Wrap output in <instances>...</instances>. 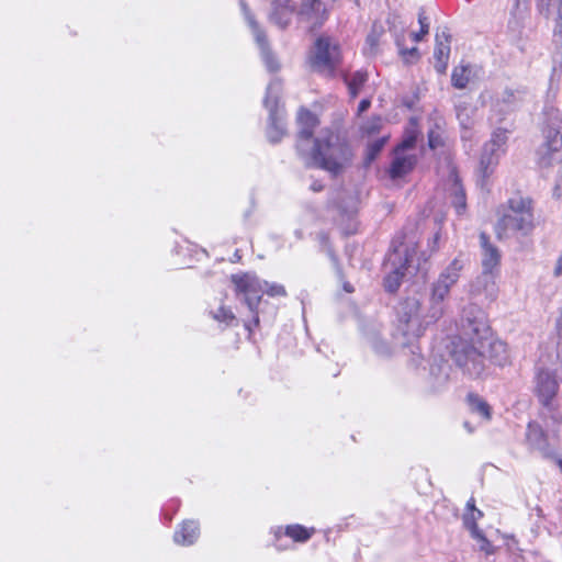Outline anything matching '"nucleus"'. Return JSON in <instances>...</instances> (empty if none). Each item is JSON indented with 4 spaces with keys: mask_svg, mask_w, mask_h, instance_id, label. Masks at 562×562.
Masks as SVG:
<instances>
[{
    "mask_svg": "<svg viewBox=\"0 0 562 562\" xmlns=\"http://www.w3.org/2000/svg\"><path fill=\"white\" fill-rule=\"evenodd\" d=\"M450 353L469 378H481L492 364L503 367L508 361L506 345L493 338L483 312L476 306L463 311L460 336L452 341Z\"/></svg>",
    "mask_w": 562,
    "mask_h": 562,
    "instance_id": "1",
    "label": "nucleus"
},
{
    "mask_svg": "<svg viewBox=\"0 0 562 562\" xmlns=\"http://www.w3.org/2000/svg\"><path fill=\"white\" fill-rule=\"evenodd\" d=\"M299 135L297 151L305 164L322 168L336 176L340 173L351 160V150L348 144L329 128H322L313 136L318 124L317 117L307 110L297 114Z\"/></svg>",
    "mask_w": 562,
    "mask_h": 562,
    "instance_id": "2",
    "label": "nucleus"
},
{
    "mask_svg": "<svg viewBox=\"0 0 562 562\" xmlns=\"http://www.w3.org/2000/svg\"><path fill=\"white\" fill-rule=\"evenodd\" d=\"M232 282L235 284L237 296L243 300L249 311L252 313V325H259L258 305L261 301L262 293L266 292L270 296H285L286 291L282 284L261 282L255 274H233Z\"/></svg>",
    "mask_w": 562,
    "mask_h": 562,
    "instance_id": "3",
    "label": "nucleus"
},
{
    "mask_svg": "<svg viewBox=\"0 0 562 562\" xmlns=\"http://www.w3.org/2000/svg\"><path fill=\"white\" fill-rule=\"evenodd\" d=\"M533 229L531 201L524 198H513L508 209L496 224L499 239H506L515 234L528 235Z\"/></svg>",
    "mask_w": 562,
    "mask_h": 562,
    "instance_id": "4",
    "label": "nucleus"
},
{
    "mask_svg": "<svg viewBox=\"0 0 562 562\" xmlns=\"http://www.w3.org/2000/svg\"><path fill=\"white\" fill-rule=\"evenodd\" d=\"M467 261V258L461 255L456 257L431 284L428 315L430 321H437L445 314L443 302L448 297L451 288L459 281Z\"/></svg>",
    "mask_w": 562,
    "mask_h": 562,
    "instance_id": "5",
    "label": "nucleus"
},
{
    "mask_svg": "<svg viewBox=\"0 0 562 562\" xmlns=\"http://www.w3.org/2000/svg\"><path fill=\"white\" fill-rule=\"evenodd\" d=\"M562 116L559 110H551L548 113V130L546 143L539 149V166L549 168L555 165L562 169Z\"/></svg>",
    "mask_w": 562,
    "mask_h": 562,
    "instance_id": "6",
    "label": "nucleus"
},
{
    "mask_svg": "<svg viewBox=\"0 0 562 562\" xmlns=\"http://www.w3.org/2000/svg\"><path fill=\"white\" fill-rule=\"evenodd\" d=\"M310 63L313 70L327 76L333 75L340 63L338 44L329 37H318L312 48Z\"/></svg>",
    "mask_w": 562,
    "mask_h": 562,
    "instance_id": "7",
    "label": "nucleus"
},
{
    "mask_svg": "<svg viewBox=\"0 0 562 562\" xmlns=\"http://www.w3.org/2000/svg\"><path fill=\"white\" fill-rule=\"evenodd\" d=\"M419 311L420 300L415 295L401 302L397 313L404 336L418 337L426 325L435 322L428 317L429 311L424 317L420 316Z\"/></svg>",
    "mask_w": 562,
    "mask_h": 562,
    "instance_id": "8",
    "label": "nucleus"
},
{
    "mask_svg": "<svg viewBox=\"0 0 562 562\" xmlns=\"http://www.w3.org/2000/svg\"><path fill=\"white\" fill-rule=\"evenodd\" d=\"M507 143V131L497 128L492 137L482 148L476 172L484 180L488 178L498 165L501 155L504 153V146Z\"/></svg>",
    "mask_w": 562,
    "mask_h": 562,
    "instance_id": "9",
    "label": "nucleus"
},
{
    "mask_svg": "<svg viewBox=\"0 0 562 562\" xmlns=\"http://www.w3.org/2000/svg\"><path fill=\"white\" fill-rule=\"evenodd\" d=\"M416 251L414 248L408 247H396L387 258V265H391L392 271L384 279L385 290L389 292H395L401 285V280L405 276V272L411 268H414L413 263L415 260Z\"/></svg>",
    "mask_w": 562,
    "mask_h": 562,
    "instance_id": "10",
    "label": "nucleus"
},
{
    "mask_svg": "<svg viewBox=\"0 0 562 562\" xmlns=\"http://www.w3.org/2000/svg\"><path fill=\"white\" fill-rule=\"evenodd\" d=\"M280 91L281 82L277 79L271 80L267 87V93L263 100V104L269 111L267 136L272 143L279 142L285 133L283 116L278 108Z\"/></svg>",
    "mask_w": 562,
    "mask_h": 562,
    "instance_id": "11",
    "label": "nucleus"
},
{
    "mask_svg": "<svg viewBox=\"0 0 562 562\" xmlns=\"http://www.w3.org/2000/svg\"><path fill=\"white\" fill-rule=\"evenodd\" d=\"M483 103L491 101L492 111L499 115H505L515 111L522 101V92L520 90L505 89L497 93L494 98L490 91L485 90L481 93Z\"/></svg>",
    "mask_w": 562,
    "mask_h": 562,
    "instance_id": "12",
    "label": "nucleus"
},
{
    "mask_svg": "<svg viewBox=\"0 0 562 562\" xmlns=\"http://www.w3.org/2000/svg\"><path fill=\"white\" fill-rule=\"evenodd\" d=\"M560 380L555 372L540 369L535 378V393L539 402L549 407L559 391Z\"/></svg>",
    "mask_w": 562,
    "mask_h": 562,
    "instance_id": "13",
    "label": "nucleus"
},
{
    "mask_svg": "<svg viewBox=\"0 0 562 562\" xmlns=\"http://www.w3.org/2000/svg\"><path fill=\"white\" fill-rule=\"evenodd\" d=\"M415 144V136L406 137L402 144L395 149L394 158L391 164L390 175L392 178H398L409 172L416 164L414 155L406 154Z\"/></svg>",
    "mask_w": 562,
    "mask_h": 562,
    "instance_id": "14",
    "label": "nucleus"
},
{
    "mask_svg": "<svg viewBox=\"0 0 562 562\" xmlns=\"http://www.w3.org/2000/svg\"><path fill=\"white\" fill-rule=\"evenodd\" d=\"M241 9H243L245 19L248 22V25L252 30L255 40L260 47L261 57L266 65V68L271 72L278 71L280 69V64L268 47L265 33L259 29L257 22L250 15L248 8L246 7L245 3H241Z\"/></svg>",
    "mask_w": 562,
    "mask_h": 562,
    "instance_id": "15",
    "label": "nucleus"
},
{
    "mask_svg": "<svg viewBox=\"0 0 562 562\" xmlns=\"http://www.w3.org/2000/svg\"><path fill=\"white\" fill-rule=\"evenodd\" d=\"M470 294L474 299L493 301L497 295L495 273L484 272L471 283Z\"/></svg>",
    "mask_w": 562,
    "mask_h": 562,
    "instance_id": "16",
    "label": "nucleus"
},
{
    "mask_svg": "<svg viewBox=\"0 0 562 562\" xmlns=\"http://www.w3.org/2000/svg\"><path fill=\"white\" fill-rule=\"evenodd\" d=\"M299 18L312 29L319 27L327 19V8L321 0H302Z\"/></svg>",
    "mask_w": 562,
    "mask_h": 562,
    "instance_id": "17",
    "label": "nucleus"
},
{
    "mask_svg": "<svg viewBox=\"0 0 562 562\" xmlns=\"http://www.w3.org/2000/svg\"><path fill=\"white\" fill-rule=\"evenodd\" d=\"M447 199L450 201L452 206L456 209L458 215H462L465 211V193L459 181L456 171L450 170L449 178L447 181Z\"/></svg>",
    "mask_w": 562,
    "mask_h": 562,
    "instance_id": "18",
    "label": "nucleus"
},
{
    "mask_svg": "<svg viewBox=\"0 0 562 562\" xmlns=\"http://www.w3.org/2000/svg\"><path fill=\"white\" fill-rule=\"evenodd\" d=\"M481 68L472 64H461L453 68L451 83L457 89H464L471 82L480 79Z\"/></svg>",
    "mask_w": 562,
    "mask_h": 562,
    "instance_id": "19",
    "label": "nucleus"
},
{
    "mask_svg": "<svg viewBox=\"0 0 562 562\" xmlns=\"http://www.w3.org/2000/svg\"><path fill=\"white\" fill-rule=\"evenodd\" d=\"M456 115L463 130L462 138H470L471 130L475 123L476 108L469 101H459L456 104Z\"/></svg>",
    "mask_w": 562,
    "mask_h": 562,
    "instance_id": "20",
    "label": "nucleus"
},
{
    "mask_svg": "<svg viewBox=\"0 0 562 562\" xmlns=\"http://www.w3.org/2000/svg\"><path fill=\"white\" fill-rule=\"evenodd\" d=\"M480 240L482 246V271L495 273L501 262V252L488 243V238L484 233L480 235Z\"/></svg>",
    "mask_w": 562,
    "mask_h": 562,
    "instance_id": "21",
    "label": "nucleus"
},
{
    "mask_svg": "<svg viewBox=\"0 0 562 562\" xmlns=\"http://www.w3.org/2000/svg\"><path fill=\"white\" fill-rule=\"evenodd\" d=\"M294 5L291 0H274L272 2V11L270 21L280 29H285L292 19Z\"/></svg>",
    "mask_w": 562,
    "mask_h": 562,
    "instance_id": "22",
    "label": "nucleus"
},
{
    "mask_svg": "<svg viewBox=\"0 0 562 562\" xmlns=\"http://www.w3.org/2000/svg\"><path fill=\"white\" fill-rule=\"evenodd\" d=\"M450 56V44H449V35L443 31L442 33H437L436 35V46L434 50V59H435V69L439 74H443L448 66V60Z\"/></svg>",
    "mask_w": 562,
    "mask_h": 562,
    "instance_id": "23",
    "label": "nucleus"
},
{
    "mask_svg": "<svg viewBox=\"0 0 562 562\" xmlns=\"http://www.w3.org/2000/svg\"><path fill=\"white\" fill-rule=\"evenodd\" d=\"M200 535L199 524L194 520H186L179 529L175 531L173 540L180 546L193 544Z\"/></svg>",
    "mask_w": 562,
    "mask_h": 562,
    "instance_id": "24",
    "label": "nucleus"
},
{
    "mask_svg": "<svg viewBox=\"0 0 562 562\" xmlns=\"http://www.w3.org/2000/svg\"><path fill=\"white\" fill-rule=\"evenodd\" d=\"M525 20L526 10L520 8V4L517 3L515 10L510 13L507 25L512 40H518L520 37L525 26Z\"/></svg>",
    "mask_w": 562,
    "mask_h": 562,
    "instance_id": "25",
    "label": "nucleus"
},
{
    "mask_svg": "<svg viewBox=\"0 0 562 562\" xmlns=\"http://www.w3.org/2000/svg\"><path fill=\"white\" fill-rule=\"evenodd\" d=\"M538 8L546 16L562 21V0H538Z\"/></svg>",
    "mask_w": 562,
    "mask_h": 562,
    "instance_id": "26",
    "label": "nucleus"
},
{
    "mask_svg": "<svg viewBox=\"0 0 562 562\" xmlns=\"http://www.w3.org/2000/svg\"><path fill=\"white\" fill-rule=\"evenodd\" d=\"M527 440L530 446L538 450L546 448V435L537 423H529L527 427Z\"/></svg>",
    "mask_w": 562,
    "mask_h": 562,
    "instance_id": "27",
    "label": "nucleus"
},
{
    "mask_svg": "<svg viewBox=\"0 0 562 562\" xmlns=\"http://www.w3.org/2000/svg\"><path fill=\"white\" fill-rule=\"evenodd\" d=\"M468 404L470 411L473 414L480 416L483 420H490L491 418V407L490 405L479 395L469 394Z\"/></svg>",
    "mask_w": 562,
    "mask_h": 562,
    "instance_id": "28",
    "label": "nucleus"
},
{
    "mask_svg": "<svg viewBox=\"0 0 562 562\" xmlns=\"http://www.w3.org/2000/svg\"><path fill=\"white\" fill-rule=\"evenodd\" d=\"M346 85L348 87L349 94L351 98H356L361 89V87L367 81V75L362 71H356L345 78Z\"/></svg>",
    "mask_w": 562,
    "mask_h": 562,
    "instance_id": "29",
    "label": "nucleus"
},
{
    "mask_svg": "<svg viewBox=\"0 0 562 562\" xmlns=\"http://www.w3.org/2000/svg\"><path fill=\"white\" fill-rule=\"evenodd\" d=\"M468 512L463 516V524L467 529L470 530L471 535L479 531L476 527V520L482 517V512L476 509L473 502L470 501L467 504Z\"/></svg>",
    "mask_w": 562,
    "mask_h": 562,
    "instance_id": "30",
    "label": "nucleus"
},
{
    "mask_svg": "<svg viewBox=\"0 0 562 562\" xmlns=\"http://www.w3.org/2000/svg\"><path fill=\"white\" fill-rule=\"evenodd\" d=\"M383 34V27L381 25L373 24L371 32L368 34L366 40L364 52L369 55L376 53L380 38Z\"/></svg>",
    "mask_w": 562,
    "mask_h": 562,
    "instance_id": "31",
    "label": "nucleus"
},
{
    "mask_svg": "<svg viewBox=\"0 0 562 562\" xmlns=\"http://www.w3.org/2000/svg\"><path fill=\"white\" fill-rule=\"evenodd\" d=\"M314 532V529H307L301 525H291L285 528V535L297 542L307 541Z\"/></svg>",
    "mask_w": 562,
    "mask_h": 562,
    "instance_id": "32",
    "label": "nucleus"
},
{
    "mask_svg": "<svg viewBox=\"0 0 562 562\" xmlns=\"http://www.w3.org/2000/svg\"><path fill=\"white\" fill-rule=\"evenodd\" d=\"M382 128V120L381 117L374 116L368 122L363 123L361 126V135L372 137L375 134H379Z\"/></svg>",
    "mask_w": 562,
    "mask_h": 562,
    "instance_id": "33",
    "label": "nucleus"
},
{
    "mask_svg": "<svg viewBox=\"0 0 562 562\" xmlns=\"http://www.w3.org/2000/svg\"><path fill=\"white\" fill-rule=\"evenodd\" d=\"M428 144L431 149L442 145V132L438 122L435 124V128H430L428 132Z\"/></svg>",
    "mask_w": 562,
    "mask_h": 562,
    "instance_id": "34",
    "label": "nucleus"
},
{
    "mask_svg": "<svg viewBox=\"0 0 562 562\" xmlns=\"http://www.w3.org/2000/svg\"><path fill=\"white\" fill-rule=\"evenodd\" d=\"M213 318L220 323L231 325L235 321V315L229 308L221 306L213 313Z\"/></svg>",
    "mask_w": 562,
    "mask_h": 562,
    "instance_id": "35",
    "label": "nucleus"
},
{
    "mask_svg": "<svg viewBox=\"0 0 562 562\" xmlns=\"http://www.w3.org/2000/svg\"><path fill=\"white\" fill-rule=\"evenodd\" d=\"M387 138H389L387 135H383L379 139L373 140L369 144V146H368V160L369 161H372L375 158V156L383 148Z\"/></svg>",
    "mask_w": 562,
    "mask_h": 562,
    "instance_id": "36",
    "label": "nucleus"
},
{
    "mask_svg": "<svg viewBox=\"0 0 562 562\" xmlns=\"http://www.w3.org/2000/svg\"><path fill=\"white\" fill-rule=\"evenodd\" d=\"M418 22L420 24V31L418 33H412V37L415 42L422 41L423 36L428 33L429 23L427 22V18L424 15V12L418 14Z\"/></svg>",
    "mask_w": 562,
    "mask_h": 562,
    "instance_id": "37",
    "label": "nucleus"
},
{
    "mask_svg": "<svg viewBox=\"0 0 562 562\" xmlns=\"http://www.w3.org/2000/svg\"><path fill=\"white\" fill-rule=\"evenodd\" d=\"M471 536L477 541L481 551H484L487 554L493 553V546L480 530L475 533H472Z\"/></svg>",
    "mask_w": 562,
    "mask_h": 562,
    "instance_id": "38",
    "label": "nucleus"
},
{
    "mask_svg": "<svg viewBox=\"0 0 562 562\" xmlns=\"http://www.w3.org/2000/svg\"><path fill=\"white\" fill-rule=\"evenodd\" d=\"M396 43H397V46L400 49V54L404 58L405 61L408 63V61H412L413 59L417 58V47H412L409 49L403 48L400 40H396Z\"/></svg>",
    "mask_w": 562,
    "mask_h": 562,
    "instance_id": "39",
    "label": "nucleus"
},
{
    "mask_svg": "<svg viewBox=\"0 0 562 562\" xmlns=\"http://www.w3.org/2000/svg\"><path fill=\"white\" fill-rule=\"evenodd\" d=\"M438 371L441 373V376H439V383H445L448 380V366H438Z\"/></svg>",
    "mask_w": 562,
    "mask_h": 562,
    "instance_id": "40",
    "label": "nucleus"
},
{
    "mask_svg": "<svg viewBox=\"0 0 562 562\" xmlns=\"http://www.w3.org/2000/svg\"><path fill=\"white\" fill-rule=\"evenodd\" d=\"M370 100L363 99L358 106V114L366 112L370 108Z\"/></svg>",
    "mask_w": 562,
    "mask_h": 562,
    "instance_id": "41",
    "label": "nucleus"
},
{
    "mask_svg": "<svg viewBox=\"0 0 562 562\" xmlns=\"http://www.w3.org/2000/svg\"><path fill=\"white\" fill-rule=\"evenodd\" d=\"M311 189L314 191V192H318L323 189V184L318 181H314L312 184H311Z\"/></svg>",
    "mask_w": 562,
    "mask_h": 562,
    "instance_id": "42",
    "label": "nucleus"
},
{
    "mask_svg": "<svg viewBox=\"0 0 562 562\" xmlns=\"http://www.w3.org/2000/svg\"><path fill=\"white\" fill-rule=\"evenodd\" d=\"M439 234L437 233L434 237V241H432V246H431V250L435 251L437 249V245H438V240H439Z\"/></svg>",
    "mask_w": 562,
    "mask_h": 562,
    "instance_id": "43",
    "label": "nucleus"
},
{
    "mask_svg": "<svg viewBox=\"0 0 562 562\" xmlns=\"http://www.w3.org/2000/svg\"><path fill=\"white\" fill-rule=\"evenodd\" d=\"M345 290H346L347 292H351V291H352V289H351L348 284H345Z\"/></svg>",
    "mask_w": 562,
    "mask_h": 562,
    "instance_id": "44",
    "label": "nucleus"
},
{
    "mask_svg": "<svg viewBox=\"0 0 562 562\" xmlns=\"http://www.w3.org/2000/svg\"><path fill=\"white\" fill-rule=\"evenodd\" d=\"M280 532H281V528H278V529L276 530V532H274L277 538H279Z\"/></svg>",
    "mask_w": 562,
    "mask_h": 562,
    "instance_id": "45",
    "label": "nucleus"
},
{
    "mask_svg": "<svg viewBox=\"0 0 562 562\" xmlns=\"http://www.w3.org/2000/svg\"><path fill=\"white\" fill-rule=\"evenodd\" d=\"M246 327H247L248 330H251V323H247Z\"/></svg>",
    "mask_w": 562,
    "mask_h": 562,
    "instance_id": "46",
    "label": "nucleus"
},
{
    "mask_svg": "<svg viewBox=\"0 0 562 562\" xmlns=\"http://www.w3.org/2000/svg\"><path fill=\"white\" fill-rule=\"evenodd\" d=\"M431 373H432V374H436V367H432V368H431Z\"/></svg>",
    "mask_w": 562,
    "mask_h": 562,
    "instance_id": "47",
    "label": "nucleus"
},
{
    "mask_svg": "<svg viewBox=\"0 0 562 562\" xmlns=\"http://www.w3.org/2000/svg\"><path fill=\"white\" fill-rule=\"evenodd\" d=\"M561 186H562V181H560V182L557 184V189H559Z\"/></svg>",
    "mask_w": 562,
    "mask_h": 562,
    "instance_id": "48",
    "label": "nucleus"
},
{
    "mask_svg": "<svg viewBox=\"0 0 562 562\" xmlns=\"http://www.w3.org/2000/svg\"><path fill=\"white\" fill-rule=\"evenodd\" d=\"M559 465H560V468L562 470V460L559 461Z\"/></svg>",
    "mask_w": 562,
    "mask_h": 562,
    "instance_id": "49",
    "label": "nucleus"
}]
</instances>
